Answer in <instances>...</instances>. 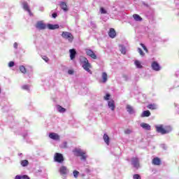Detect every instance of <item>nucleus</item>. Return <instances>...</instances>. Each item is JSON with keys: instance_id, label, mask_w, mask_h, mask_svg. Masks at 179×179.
I'll return each mask as SVG.
<instances>
[{"instance_id": "f8f14e48", "label": "nucleus", "mask_w": 179, "mask_h": 179, "mask_svg": "<svg viewBox=\"0 0 179 179\" xmlns=\"http://www.w3.org/2000/svg\"><path fill=\"white\" fill-rule=\"evenodd\" d=\"M108 36L110 37V38H115V36H117V32H115V29L113 28H110L108 32Z\"/></svg>"}, {"instance_id": "2eb2a0df", "label": "nucleus", "mask_w": 179, "mask_h": 179, "mask_svg": "<svg viewBox=\"0 0 179 179\" xmlns=\"http://www.w3.org/2000/svg\"><path fill=\"white\" fill-rule=\"evenodd\" d=\"M140 127L143 129H146V131H150V125L148 123L142 122L141 123Z\"/></svg>"}, {"instance_id": "9b49d317", "label": "nucleus", "mask_w": 179, "mask_h": 179, "mask_svg": "<svg viewBox=\"0 0 179 179\" xmlns=\"http://www.w3.org/2000/svg\"><path fill=\"white\" fill-rule=\"evenodd\" d=\"M108 108L112 110V111H114V110H115V102L114 101V100L111 99L108 101Z\"/></svg>"}, {"instance_id": "4468645a", "label": "nucleus", "mask_w": 179, "mask_h": 179, "mask_svg": "<svg viewBox=\"0 0 179 179\" xmlns=\"http://www.w3.org/2000/svg\"><path fill=\"white\" fill-rule=\"evenodd\" d=\"M60 8L64 11V12H68V10H69L68 8V5H66V3L64 2V1H61L60 2Z\"/></svg>"}, {"instance_id": "423d86ee", "label": "nucleus", "mask_w": 179, "mask_h": 179, "mask_svg": "<svg viewBox=\"0 0 179 179\" xmlns=\"http://www.w3.org/2000/svg\"><path fill=\"white\" fill-rule=\"evenodd\" d=\"M131 164L135 169H139L141 165L139 164V159L136 157L131 158Z\"/></svg>"}, {"instance_id": "a19ab883", "label": "nucleus", "mask_w": 179, "mask_h": 179, "mask_svg": "<svg viewBox=\"0 0 179 179\" xmlns=\"http://www.w3.org/2000/svg\"><path fill=\"white\" fill-rule=\"evenodd\" d=\"M57 16H58V14H57V13H54L52 14V17H53V19H55V17H57Z\"/></svg>"}, {"instance_id": "aec40b11", "label": "nucleus", "mask_w": 179, "mask_h": 179, "mask_svg": "<svg viewBox=\"0 0 179 179\" xmlns=\"http://www.w3.org/2000/svg\"><path fill=\"white\" fill-rule=\"evenodd\" d=\"M133 17L136 22H142L143 19L141 17V16L138 14H134Z\"/></svg>"}, {"instance_id": "3c124183", "label": "nucleus", "mask_w": 179, "mask_h": 179, "mask_svg": "<svg viewBox=\"0 0 179 179\" xmlns=\"http://www.w3.org/2000/svg\"><path fill=\"white\" fill-rule=\"evenodd\" d=\"M156 129H157V126H155Z\"/></svg>"}, {"instance_id": "412c9836", "label": "nucleus", "mask_w": 179, "mask_h": 179, "mask_svg": "<svg viewBox=\"0 0 179 179\" xmlns=\"http://www.w3.org/2000/svg\"><path fill=\"white\" fill-rule=\"evenodd\" d=\"M107 80H108L107 73L106 72L102 73V83H106Z\"/></svg>"}, {"instance_id": "7ed1b4c3", "label": "nucleus", "mask_w": 179, "mask_h": 179, "mask_svg": "<svg viewBox=\"0 0 179 179\" xmlns=\"http://www.w3.org/2000/svg\"><path fill=\"white\" fill-rule=\"evenodd\" d=\"M83 61V68L85 69V71H87L89 73H92V71L90 70V68H92V65L90 63H89V60L86 57L82 58Z\"/></svg>"}, {"instance_id": "49530a36", "label": "nucleus", "mask_w": 179, "mask_h": 179, "mask_svg": "<svg viewBox=\"0 0 179 179\" xmlns=\"http://www.w3.org/2000/svg\"><path fill=\"white\" fill-rule=\"evenodd\" d=\"M22 176H16L15 179H22Z\"/></svg>"}, {"instance_id": "8fccbe9b", "label": "nucleus", "mask_w": 179, "mask_h": 179, "mask_svg": "<svg viewBox=\"0 0 179 179\" xmlns=\"http://www.w3.org/2000/svg\"><path fill=\"white\" fill-rule=\"evenodd\" d=\"M162 69V66L160 65L157 64V71H160Z\"/></svg>"}, {"instance_id": "2f4dec72", "label": "nucleus", "mask_w": 179, "mask_h": 179, "mask_svg": "<svg viewBox=\"0 0 179 179\" xmlns=\"http://www.w3.org/2000/svg\"><path fill=\"white\" fill-rule=\"evenodd\" d=\"M120 51H121L122 54H124V55L127 54V50L124 47L121 48Z\"/></svg>"}, {"instance_id": "9d476101", "label": "nucleus", "mask_w": 179, "mask_h": 179, "mask_svg": "<svg viewBox=\"0 0 179 179\" xmlns=\"http://www.w3.org/2000/svg\"><path fill=\"white\" fill-rule=\"evenodd\" d=\"M49 138L53 141H59V135L57 133H50Z\"/></svg>"}, {"instance_id": "bb28decb", "label": "nucleus", "mask_w": 179, "mask_h": 179, "mask_svg": "<svg viewBox=\"0 0 179 179\" xmlns=\"http://www.w3.org/2000/svg\"><path fill=\"white\" fill-rule=\"evenodd\" d=\"M134 64H135V65H136V66L137 68H139V69H141V68H142V64H141V62H139L138 60H136V61L134 62Z\"/></svg>"}, {"instance_id": "f257e3e1", "label": "nucleus", "mask_w": 179, "mask_h": 179, "mask_svg": "<svg viewBox=\"0 0 179 179\" xmlns=\"http://www.w3.org/2000/svg\"><path fill=\"white\" fill-rule=\"evenodd\" d=\"M171 131H173V129L170 126H164L163 124H160L157 127V132H159L162 135L170 134Z\"/></svg>"}, {"instance_id": "20e7f679", "label": "nucleus", "mask_w": 179, "mask_h": 179, "mask_svg": "<svg viewBox=\"0 0 179 179\" xmlns=\"http://www.w3.org/2000/svg\"><path fill=\"white\" fill-rule=\"evenodd\" d=\"M62 37L65 40H68L69 43H72L73 41V35L71 32L63 31L62 33Z\"/></svg>"}, {"instance_id": "f704fd0d", "label": "nucleus", "mask_w": 179, "mask_h": 179, "mask_svg": "<svg viewBox=\"0 0 179 179\" xmlns=\"http://www.w3.org/2000/svg\"><path fill=\"white\" fill-rule=\"evenodd\" d=\"M100 12H101V13H102V14H106V13H107V11L104 9V8H103V7H101V8H100Z\"/></svg>"}, {"instance_id": "79ce46f5", "label": "nucleus", "mask_w": 179, "mask_h": 179, "mask_svg": "<svg viewBox=\"0 0 179 179\" xmlns=\"http://www.w3.org/2000/svg\"><path fill=\"white\" fill-rule=\"evenodd\" d=\"M160 164H162V161L159 158H157V166H160Z\"/></svg>"}, {"instance_id": "0eeeda50", "label": "nucleus", "mask_w": 179, "mask_h": 179, "mask_svg": "<svg viewBox=\"0 0 179 179\" xmlns=\"http://www.w3.org/2000/svg\"><path fill=\"white\" fill-rule=\"evenodd\" d=\"M86 54L87 55H88V57H91L92 59H97V56L96 55V54H94V52H93V50L87 49L86 50Z\"/></svg>"}, {"instance_id": "e433bc0d", "label": "nucleus", "mask_w": 179, "mask_h": 179, "mask_svg": "<svg viewBox=\"0 0 179 179\" xmlns=\"http://www.w3.org/2000/svg\"><path fill=\"white\" fill-rule=\"evenodd\" d=\"M8 66H9L10 68H12V66H15V62H10L8 63Z\"/></svg>"}, {"instance_id": "f03ea898", "label": "nucleus", "mask_w": 179, "mask_h": 179, "mask_svg": "<svg viewBox=\"0 0 179 179\" xmlns=\"http://www.w3.org/2000/svg\"><path fill=\"white\" fill-rule=\"evenodd\" d=\"M73 152H74L75 156H77V157H80V160H86V159H87L86 152L83 151L79 148L74 149Z\"/></svg>"}, {"instance_id": "09e8293b", "label": "nucleus", "mask_w": 179, "mask_h": 179, "mask_svg": "<svg viewBox=\"0 0 179 179\" xmlns=\"http://www.w3.org/2000/svg\"><path fill=\"white\" fill-rule=\"evenodd\" d=\"M13 47H14V48H17V43H15L14 44H13Z\"/></svg>"}, {"instance_id": "a878e982", "label": "nucleus", "mask_w": 179, "mask_h": 179, "mask_svg": "<svg viewBox=\"0 0 179 179\" xmlns=\"http://www.w3.org/2000/svg\"><path fill=\"white\" fill-rule=\"evenodd\" d=\"M137 51L141 57H145V52H143V50H142L141 48H138Z\"/></svg>"}, {"instance_id": "f3484780", "label": "nucleus", "mask_w": 179, "mask_h": 179, "mask_svg": "<svg viewBox=\"0 0 179 179\" xmlns=\"http://www.w3.org/2000/svg\"><path fill=\"white\" fill-rule=\"evenodd\" d=\"M48 27L50 30H55V29H59V24H48Z\"/></svg>"}, {"instance_id": "dca6fc26", "label": "nucleus", "mask_w": 179, "mask_h": 179, "mask_svg": "<svg viewBox=\"0 0 179 179\" xmlns=\"http://www.w3.org/2000/svg\"><path fill=\"white\" fill-rule=\"evenodd\" d=\"M69 52L71 59H75V57H76V50H75V49H71Z\"/></svg>"}, {"instance_id": "a18cd8bd", "label": "nucleus", "mask_w": 179, "mask_h": 179, "mask_svg": "<svg viewBox=\"0 0 179 179\" xmlns=\"http://www.w3.org/2000/svg\"><path fill=\"white\" fill-rule=\"evenodd\" d=\"M22 179H30V178H29V176H27V175H24V176H22Z\"/></svg>"}, {"instance_id": "c03bdc74", "label": "nucleus", "mask_w": 179, "mask_h": 179, "mask_svg": "<svg viewBox=\"0 0 179 179\" xmlns=\"http://www.w3.org/2000/svg\"><path fill=\"white\" fill-rule=\"evenodd\" d=\"M63 147H64V148H68V143L64 142V143H63Z\"/></svg>"}, {"instance_id": "39448f33", "label": "nucleus", "mask_w": 179, "mask_h": 179, "mask_svg": "<svg viewBox=\"0 0 179 179\" xmlns=\"http://www.w3.org/2000/svg\"><path fill=\"white\" fill-rule=\"evenodd\" d=\"M54 160L55 162H57V163H63L64 155H62L61 153L56 152L54 156Z\"/></svg>"}, {"instance_id": "cd10ccee", "label": "nucleus", "mask_w": 179, "mask_h": 179, "mask_svg": "<svg viewBox=\"0 0 179 179\" xmlns=\"http://www.w3.org/2000/svg\"><path fill=\"white\" fill-rule=\"evenodd\" d=\"M147 108H149V110H156V105H155V104H149L147 106Z\"/></svg>"}, {"instance_id": "473e14b6", "label": "nucleus", "mask_w": 179, "mask_h": 179, "mask_svg": "<svg viewBox=\"0 0 179 179\" xmlns=\"http://www.w3.org/2000/svg\"><path fill=\"white\" fill-rule=\"evenodd\" d=\"M133 178H134V179H141V175H139V174H134V175L133 176Z\"/></svg>"}, {"instance_id": "72a5a7b5", "label": "nucleus", "mask_w": 179, "mask_h": 179, "mask_svg": "<svg viewBox=\"0 0 179 179\" xmlns=\"http://www.w3.org/2000/svg\"><path fill=\"white\" fill-rule=\"evenodd\" d=\"M42 59L43 61H45V62H48V61H50V59L47 57V56H43Z\"/></svg>"}, {"instance_id": "603ef678", "label": "nucleus", "mask_w": 179, "mask_h": 179, "mask_svg": "<svg viewBox=\"0 0 179 179\" xmlns=\"http://www.w3.org/2000/svg\"><path fill=\"white\" fill-rule=\"evenodd\" d=\"M0 93H1V88H0Z\"/></svg>"}, {"instance_id": "4be33fe9", "label": "nucleus", "mask_w": 179, "mask_h": 179, "mask_svg": "<svg viewBox=\"0 0 179 179\" xmlns=\"http://www.w3.org/2000/svg\"><path fill=\"white\" fill-rule=\"evenodd\" d=\"M126 108L129 114H134V108L131 105H127Z\"/></svg>"}, {"instance_id": "de8ad7c7", "label": "nucleus", "mask_w": 179, "mask_h": 179, "mask_svg": "<svg viewBox=\"0 0 179 179\" xmlns=\"http://www.w3.org/2000/svg\"><path fill=\"white\" fill-rule=\"evenodd\" d=\"M160 147H161L162 149H166V145H165L164 144L160 145Z\"/></svg>"}, {"instance_id": "393cba45", "label": "nucleus", "mask_w": 179, "mask_h": 179, "mask_svg": "<svg viewBox=\"0 0 179 179\" xmlns=\"http://www.w3.org/2000/svg\"><path fill=\"white\" fill-rule=\"evenodd\" d=\"M151 66L152 68V69H154V71H157V62H154L152 63Z\"/></svg>"}, {"instance_id": "6e6552de", "label": "nucleus", "mask_w": 179, "mask_h": 179, "mask_svg": "<svg viewBox=\"0 0 179 179\" xmlns=\"http://www.w3.org/2000/svg\"><path fill=\"white\" fill-rule=\"evenodd\" d=\"M22 5H23V9L24 10H27V12H28V13L30 15V16H33V13H31V10H30V8L29 7L27 2H26V1L23 2Z\"/></svg>"}, {"instance_id": "6ab92c4d", "label": "nucleus", "mask_w": 179, "mask_h": 179, "mask_svg": "<svg viewBox=\"0 0 179 179\" xmlns=\"http://www.w3.org/2000/svg\"><path fill=\"white\" fill-rule=\"evenodd\" d=\"M103 141L106 145H110V137L108 135H107V134H103Z\"/></svg>"}, {"instance_id": "1a4fd4ad", "label": "nucleus", "mask_w": 179, "mask_h": 179, "mask_svg": "<svg viewBox=\"0 0 179 179\" xmlns=\"http://www.w3.org/2000/svg\"><path fill=\"white\" fill-rule=\"evenodd\" d=\"M36 29H40V30H44L47 27L45 24H44L43 22L39 21L36 24Z\"/></svg>"}, {"instance_id": "37998d69", "label": "nucleus", "mask_w": 179, "mask_h": 179, "mask_svg": "<svg viewBox=\"0 0 179 179\" xmlns=\"http://www.w3.org/2000/svg\"><path fill=\"white\" fill-rule=\"evenodd\" d=\"M68 74L69 75H73V70H69L68 71Z\"/></svg>"}, {"instance_id": "ddd939ff", "label": "nucleus", "mask_w": 179, "mask_h": 179, "mask_svg": "<svg viewBox=\"0 0 179 179\" xmlns=\"http://www.w3.org/2000/svg\"><path fill=\"white\" fill-rule=\"evenodd\" d=\"M59 173L62 176H65L68 174V169L66 166H62L59 169Z\"/></svg>"}, {"instance_id": "58836bf2", "label": "nucleus", "mask_w": 179, "mask_h": 179, "mask_svg": "<svg viewBox=\"0 0 179 179\" xmlns=\"http://www.w3.org/2000/svg\"><path fill=\"white\" fill-rule=\"evenodd\" d=\"M110 94H106V95L104 96V100H110Z\"/></svg>"}, {"instance_id": "ea45409f", "label": "nucleus", "mask_w": 179, "mask_h": 179, "mask_svg": "<svg viewBox=\"0 0 179 179\" xmlns=\"http://www.w3.org/2000/svg\"><path fill=\"white\" fill-rule=\"evenodd\" d=\"M132 131H131V129H127L125 131H124V134H127V135H129V134H131Z\"/></svg>"}, {"instance_id": "5701e85b", "label": "nucleus", "mask_w": 179, "mask_h": 179, "mask_svg": "<svg viewBox=\"0 0 179 179\" xmlns=\"http://www.w3.org/2000/svg\"><path fill=\"white\" fill-rule=\"evenodd\" d=\"M20 71L22 72V73H27V70L26 69V67L24 66H20Z\"/></svg>"}, {"instance_id": "c9c22d12", "label": "nucleus", "mask_w": 179, "mask_h": 179, "mask_svg": "<svg viewBox=\"0 0 179 179\" xmlns=\"http://www.w3.org/2000/svg\"><path fill=\"white\" fill-rule=\"evenodd\" d=\"M152 164L157 166V157H155L152 159Z\"/></svg>"}, {"instance_id": "c85d7f7f", "label": "nucleus", "mask_w": 179, "mask_h": 179, "mask_svg": "<svg viewBox=\"0 0 179 179\" xmlns=\"http://www.w3.org/2000/svg\"><path fill=\"white\" fill-rule=\"evenodd\" d=\"M58 110L59 113H65V111H66V109H65V108H63L61 106H58Z\"/></svg>"}, {"instance_id": "a211bd4d", "label": "nucleus", "mask_w": 179, "mask_h": 179, "mask_svg": "<svg viewBox=\"0 0 179 179\" xmlns=\"http://www.w3.org/2000/svg\"><path fill=\"white\" fill-rule=\"evenodd\" d=\"M150 111L145 110L141 113V118H145V117H150Z\"/></svg>"}, {"instance_id": "4c0bfd02", "label": "nucleus", "mask_w": 179, "mask_h": 179, "mask_svg": "<svg viewBox=\"0 0 179 179\" xmlns=\"http://www.w3.org/2000/svg\"><path fill=\"white\" fill-rule=\"evenodd\" d=\"M22 89H23V90H29V85H23L22 87Z\"/></svg>"}, {"instance_id": "b1692460", "label": "nucleus", "mask_w": 179, "mask_h": 179, "mask_svg": "<svg viewBox=\"0 0 179 179\" xmlns=\"http://www.w3.org/2000/svg\"><path fill=\"white\" fill-rule=\"evenodd\" d=\"M21 166H22V167H26L27 166H29V161H27V159L21 161Z\"/></svg>"}, {"instance_id": "c756f323", "label": "nucleus", "mask_w": 179, "mask_h": 179, "mask_svg": "<svg viewBox=\"0 0 179 179\" xmlns=\"http://www.w3.org/2000/svg\"><path fill=\"white\" fill-rule=\"evenodd\" d=\"M140 45L142 46V48L144 50V51H145V52H146L147 54L149 53V50H148V48H146V47L145 46V44H143V43H140Z\"/></svg>"}, {"instance_id": "7c9ffc66", "label": "nucleus", "mask_w": 179, "mask_h": 179, "mask_svg": "<svg viewBox=\"0 0 179 179\" xmlns=\"http://www.w3.org/2000/svg\"><path fill=\"white\" fill-rule=\"evenodd\" d=\"M73 174L75 177V178H78V176H79V171H73Z\"/></svg>"}]
</instances>
